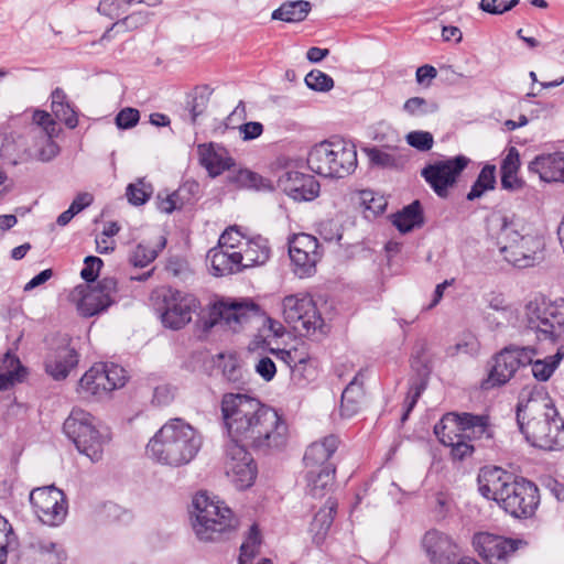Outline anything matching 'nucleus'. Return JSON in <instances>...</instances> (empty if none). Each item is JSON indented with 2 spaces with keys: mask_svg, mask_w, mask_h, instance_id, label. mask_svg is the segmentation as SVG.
Listing matches in <instances>:
<instances>
[{
  "mask_svg": "<svg viewBox=\"0 0 564 564\" xmlns=\"http://www.w3.org/2000/svg\"><path fill=\"white\" fill-rule=\"evenodd\" d=\"M254 370L264 381H271L276 373L274 361L267 356L261 357L257 361L254 365Z\"/></svg>",
  "mask_w": 564,
  "mask_h": 564,
  "instance_id": "60",
  "label": "nucleus"
},
{
  "mask_svg": "<svg viewBox=\"0 0 564 564\" xmlns=\"http://www.w3.org/2000/svg\"><path fill=\"white\" fill-rule=\"evenodd\" d=\"M84 264L80 276L87 282H94L102 267V260L98 257L88 256L85 258Z\"/></svg>",
  "mask_w": 564,
  "mask_h": 564,
  "instance_id": "55",
  "label": "nucleus"
},
{
  "mask_svg": "<svg viewBox=\"0 0 564 564\" xmlns=\"http://www.w3.org/2000/svg\"><path fill=\"white\" fill-rule=\"evenodd\" d=\"M529 171L539 174L544 182H564V155L551 153L538 155L529 163Z\"/></svg>",
  "mask_w": 564,
  "mask_h": 564,
  "instance_id": "25",
  "label": "nucleus"
},
{
  "mask_svg": "<svg viewBox=\"0 0 564 564\" xmlns=\"http://www.w3.org/2000/svg\"><path fill=\"white\" fill-rule=\"evenodd\" d=\"M64 433L77 451L93 463L101 460L110 434L91 413L74 408L63 425Z\"/></svg>",
  "mask_w": 564,
  "mask_h": 564,
  "instance_id": "7",
  "label": "nucleus"
},
{
  "mask_svg": "<svg viewBox=\"0 0 564 564\" xmlns=\"http://www.w3.org/2000/svg\"><path fill=\"white\" fill-rule=\"evenodd\" d=\"M503 259L519 269L534 267L544 259L543 236L522 217L498 213L491 217Z\"/></svg>",
  "mask_w": 564,
  "mask_h": 564,
  "instance_id": "2",
  "label": "nucleus"
},
{
  "mask_svg": "<svg viewBox=\"0 0 564 564\" xmlns=\"http://www.w3.org/2000/svg\"><path fill=\"white\" fill-rule=\"evenodd\" d=\"M199 164L210 177H217L235 166V160L228 150L214 142L197 145Z\"/></svg>",
  "mask_w": 564,
  "mask_h": 564,
  "instance_id": "23",
  "label": "nucleus"
},
{
  "mask_svg": "<svg viewBox=\"0 0 564 564\" xmlns=\"http://www.w3.org/2000/svg\"><path fill=\"white\" fill-rule=\"evenodd\" d=\"M279 187L295 202L313 200L319 194V183L312 175L285 171L278 181Z\"/></svg>",
  "mask_w": 564,
  "mask_h": 564,
  "instance_id": "20",
  "label": "nucleus"
},
{
  "mask_svg": "<svg viewBox=\"0 0 564 564\" xmlns=\"http://www.w3.org/2000/svg\"><path fill=\"white\" fill-rule=\"evenodd\" d=\"M496 184V167L495 165H486L480 171L476 182L467 194L468 200H474L481 197L487 191L494 189Z\"/></svg>",
  "mask_w": 564,
  "mask_h": 564,
  "instance_id": "41",
  "label": "nucleus"
},
{
  "mask_svg": "<svg viewBox=\"0 0 564 564\" xmlns=\"http://www.w3.org/2000/svg\"><path fill=\"white\" fill-rule=\"evenodd\" d=\"M78 364V355L74 348L61 347L47 356L45 360L46 372L55 380L65 379L70 370Z\"/></svg>",
  "mask_w": 564,
  "mask_h": 564,
  "instance_id": "27",
  "label": "nucleus"
},
{
  "mask_svg": "<svg viewBox=\"0 0 564 564\" xmlns=\"http://www.w3.org/2000/svg\"><path fill=\"white\" fill-rule=\"evenodd\" d=\"M165 246V240L158 243V248L151 247L144 242L139 243L130 253L129 261L133 267L144 268L150 264Z\"/></svg>",
  "mask_w": 564,
  "mask_h": 564,
  "instance_id": "43",
  "label": "nucleus"
},
{
  "mask_svg": "<svg viewBox=\"0 0 564 564\" xmlns=\"http://www.w3.org/2000/svg\"><path fill=\"white\" fill-rule=\"evenodd\" d=\"M212 273L216 276H224L242 271L241 256L239 250H231L217 246L207 253Z\"/></svg>",
  "mask_w": 564,
  "mask_h": 564,
  "instance_id": "24",
  "label": "nucleus"
},
{
  "mask_svg": "<svg viewBox=\"0 0 564 564\" xmlns=\"http://www.w3.org/2000/svg\"><path fill=\"white\" fill-rule=\"evenodd\" d=\"M527 545L522 539L505 538L488 532L476 533L473 538L475 551L487 564H508L516 552Z\"/></svg>",
  "mask_w": 564,
  "mask_h": 564,
  "instance_id": "15",
  "label": "nucleus"
},
{
  "mask_svg": "<svg viewBox=\"0 0 564 564\" xmlns=\"http://www.w3.org/2000/svg\"><path fill=\"white\" fill-rule=\"evenodd\" d=\"M128 381L127 371L112 362H98L91 366L78 382V392L97 400L121 389Z\"/></svg>",
  "mask_w": 564,
  "mask_h": 564,
  "instance_id": "10",
  "label": "nucleus"
},
{
  "mask_svg": "<svg viewBox=\"0 0 564 564\" xmlns=\"http://www.w3.org/2000/svg\"><path fill=\"white\" fill-rule=\"evenodd\" d=\"M52 111L54 116L58 120L63 121L68 128L74 129L77 126V115L68 102L61 105L59 107L52 108Z\"/></svg>",
  "mask_w": 564,
  "mask_h": 564,
  "instance_id": "59",
  "label": "nucleus"
},
{
  "mask_svg": "<svg viewBox=\"0 0 564 564\" xmlns=\"http://www.w3.org/2000/svg\"><path fill=\"white\" fill-rule=\"evenodd\" d=\"M202 444L200 433L183 419L175 417L163 424L150 438L147 453L161 465L180 467L196 457Z\"/></svg>",
  "mask_w": 564,
  "mask_h": 564,
  "instance_id": "3",
  "label": "nucleus"
},
{
  "mask_svg": "<svg viewBox=\"0 0 564 564\" xmlns=\"http://www.w3.org/2000/svg\"><path fill=\"white\" fill-rule=\"evenodd\" d=\"M489 307L499 313L508 326L520 330L521 312L511 304L506 303L501 295H496L489 301Z\"/></svg>",
  "mask_w": 564,
  "mask_h": 564,
  "instance_id": "40",
  "label": "nucleus"
},
{
  "mask_svg": "<svg viewBox=\"0 0 564 564\" xmlns=\"http://www.w3.org/2000/svg\"><path fill=\"white\" fill-rule=\"evenodd\" d=\"M564 358V346L558 347L557 351L553 356H549L544 359L532 358L531 371L533 377L539 381H546L550 379L561 360Z\"/></svg>",
  "mask_w": 564,
  "mask_h": 564,
  "instance_id": "39",
  "label": "nucleus"
},
{
  "mask_svg": "<svg viewBox=\"0 0 564 564\" xmlns=\"http://www.w3.org/2000/svg\"><path fill=\"white\" fill-rule=\"evenodd\" d=\"M175 395L174 388L170 384H160L154 388L153 397H152V404L156 406H164L170 404Z\"/></svg>",
  "mask_w": 564,
  "mask_h": 564,
  "instance_id": "57",
  "label": "nucleus"
},
{
  "mask_svg": "<svg viewBox=\"0 0 564 564\" xmlns=\"http://www.w3.org/2000/svg\"><path fill=\"white\" fill-rule=\"evenodd\" d=\"M220 410L230 444L263 452L279 449L286 444L285 421L259 399L243 393H225Z\"/></svg>",
  "mask_w": 564,
  "mask_h": 564,
  "instance_id": "1",
  "label": "nucleus"
},
{
  "mask_svg": "<svg viewBox=\"0 0 564 564\" xmlns=\"http://www.w3.org/2000/svg\"><path fill=\"white\" fill-rule=\"evenodd\" d=\"M469 162L465 155L435 161L427 164L421 175L438 197L446 198Z\"/></svg>",
  "mask_w": 564,
  "mask_h": 564,
  "instance_id": "13",
  "label": "nucleus"
},
{
  "mask_svg": "<svg viewBox=\"0 0 564 564\" xmlns=\"http://www.w3.org/2000/svg\"><path fill=\"white\" fill-rule=\"evenodd\" d=\"M422 546L431 564H452L459 551L449 535L437 530L425 533Z\"/></svg>",
  "mask_w": 564,
  "mask_h": 564,
  "instance_id": "21",
  "label": "nucleus"
},
{
  "mask_svg": "<svg viewBox=\"0 0 564 564\" xmlns=\"http://www.w3.org/2000/svg\"><path fill=\"white\" fill-rule=\"evenodd\" d=\"M519 0H481L480 8L491 14H502L511 10Z\"/></svg>",
  "mask_w": 564,
  "mask_h": 564,
  "instance_id": "54",
  "label": "nucleus"
},
{
  "mask_svg": "<svg viewBox=\"0 0 564 564\" xmlns=\"http://www.w3.org/2000/svg\"><path fill=\"white\" fill-rule=\"evenodd\" d=\"M272 352L293 371L311 360V356L304 346L291 349H273Z\"/></svg>",
  "mask_w": 564,
  "mask_h": 564,
  "instance_id": "42",
  "label": "nucleus"
},
{
  "mask_svg": "<svg viewBox=\"0 0 564 564\" xmlns=\"http://www.w3.org/2000/svg\"><path fill=\"white\" fill-rule=\"evenodd\" d=\"M223 375L228 382L236 386H240L246 382L241 364L234 356H229L225 359L223 365Z\"/></svg>",
  "mask_w": 564,
  "mask_h": 564,
  "instance_id": "50",
  "label": "nucleus"
},
{
  "mask_svg": "<svg viewBox=\"0 0 564 564\" xmlns=\"http://www.w3.org/2000/svg\"><path fill=\"white\" fill-rule=\"evenodd\" d=\"M239 132L243 141L254 140L263 133V126L260 122L250 121L241 124Z\"/></svg>",
  "mask_w": 564,
  "mask_h": 564,
  "instance_id": "61",
  "label": "nucleus"
},
{
  "mask_svg": "<svg viewBox=\"0 0 564 564\" xmlns=\"http://www.w3.org/2000/svg\"><path fill=\"white\" fill-rule=\"evenodd\" d=\"M281 307L284 322L300 336L319 339L329 332L311 295H288L283 297Z\"/></svg>",
  "mask_w": 564,
  "mask_h": 564,
  "instance_id": "9",
  "label": "nucleus"
},
{
  "mask_svg": "<svg viewBox=\"0 0 564 564\" xmlns=\"http://www.w3.org/2000/svg\"><path fill=\"white\" fill-rule=\"evenodd\" d=\"M260 534L256 525H252L249 535L241 544L239 564H248L258 553Z\"/></svg>",
  "mask_w": 564,
  "mask_h": 564,
  "instance_id": "49",
  "label": "nucleus"
},
{
  "mask_svg": "<svg viewBox=\"0 0 564 564\" xmlns=\"http://www.w3.org/2000/svg\"><path fill=\"white\" fill-rule=\"evenodd\" d=\"M312 10V4L305 0L285 1L272 12V20L286 23H299L306 19Z\"/></svg>",
  "mask_w": 564,
  "mask_h": 564,
  "instance_id": "33",
  "label": "nucleus"
},
{
  "mask_svg": "<svg viewBox=\"0 0 564 564\" xmlns=\"http://www.w3.org/2000/svg\"><path fill=\"white\" fill-rule=\"evenodd\" d=\"M112 303L113 300L109 299L108 295L101 294L99 291L93 289L79 300L77 310L82 316L90 317L105 311Z\"/></svg>",
  "mask_w": 564,
  "mask_h": 564,
  "instance_id": "34",
  "label": "nucleus"
},
{
  "mask_svg": "<svg viewBox=\"0 0 564 564\" xmlns=\"http://www.w3.org/2000/svg\"><path fill=\"white\" fill-rule=\"evenodd\" d=\"M225 473L232 485L245 490L251 487L257 478V465L243 445L228 444L226 448Z\"/></svg>",
  "mask_w": 564,
  "mask_h": 564,
  "instance_id": "17",
  "label": "nucleus"
},
{
  "mask_svg": "<svg viewBox=\"0 0 564 564\" xmlns=\"http://www.w3.org/2000/svg\"><path fill=\"white\" fill-rule=\"evenodd\" d=\"M193 507L195 514L193 528L202 541H216L223 533L237 525V519L225 502L207 492L196 494Z\"/></svg>",
  "mask_w": 564,
  "mask_h": 564,
  "instance_id": "8",
  "label": "nucleus"
},
{
  "mask_svg": "<svg viewBox=\"0 0 564 564\" xmlns=\"http://www.w3.org/2000/svg\"><path fill=\"white\" fill-rule=\"evenodd\" d=\"M520 334L538 341L564 340V299L550 300L534 296L525 302L521 311Z\"/></svg>",
  "mask_w": 564,
  "mask_h": 564,
  "instance_id": "5",
  "label": "nucleus"
},
{
  "mask_svg": "<svg viewBox=\"0 0 564 564\" xmlns=\"http://www.w3.org/2000/svg\"><path fill=\"white\" fill-rule=\"evenodd\" d=\"M479 350V341L475 335L468 333L460 336L457 341L445 349L446 357L454 358L462 355L475 356Z\"/></svg>",
  "mask_w": 564,
  "mask_h": 564,
  "instance_id": "44",
  "label": "nucleus"
},
{
  "mask_svg": "<svg viewBox=\"0 0 564 564\" xmlns=\"http://www.w3.org/2000/svg\"><path fill=\"white\" fill-rule=\"evenodd\" d=\"M308 169L319 176L343 178L357 167V150L354 143L333 137L314 144L307 153Z\"/></svg>",
  "mask_w": 564,
  "mask_h": 564,
  "instance_id": "6",
  "label": "nucleus"
},
{
  "mask_svg": "<svg viewBox=\"0 0 564 564\" xmlns=\"http://www.w3.org/2000/svg\"><path fill=\"white\" fill-rule=\"evenodd\" d=\"M463 433L465 437L470 440H489L492 437V432L488 425L487 417L463 413Z\"/></svg>",
  "mask_w": 564,
  "mask_h": 564,
  "instance_id": "36",
  "label": "nucleus"
},
{
  "mask_svg": "<svg viewBox=\"0 0 564 564\" xmlns=\"http://www.w3.org/2000/svg\"><path fill=\"white\" fill-rule=\"evenodd\" d=\"M367 155L372 164L379 166H390L394 163V159L391 154L376 148L368 149Z\"/></svg>",
  "mask_w": 564,
  "mask_h": 564,
  "instance_id": "62",
  "label": "nucleus"
},
{
  "mask_svg": "<svg viewBox=\"0 0 564 564\" xmlns=\"http://www.w3.org/2000/svg\"><path fill=\"white\" fill-rule=\"evenodd\" d=\"M408 144L419 151L425 152L433 148L434 138L431 132L423 130L411 131L405 135Z\"/></svg>",
  "mask_w": 564,
  "mask_h": 564,
  "instance_id": "53",
  "label": "nucleus"
},
{
  "mask_svg": "<svg viewBox=\"0 0 564 564\" xmlns=\"http://www.w3.org/2000/svg\"><path fill=\"white\" fill-rule=\"evenodd\" d=\"M421 224H422V212H421L420 203L417 200L405 206L401 212L397 213L393 216V225L401 232H409L415 226H420Z\"/></svg>",
  "mask_w": 564,
  "mask_h": 564,
  "instance_id": "38",
  "label": "nucleus"
},
{
  "mask_svg": "<svg viewBox=\"0 0 564 564\" xmlns=\"http://www.w3.org/2000/svg\"><path fill=\"white\" fill-rule=\"evenodd\" d=\"M520 165L519 151L514 147L509 148L500 166L501 186L503 189L509 192H519L524 187V181L518 176Z\"/></svg>",
  "mask_w": 564,
  "mask_h": 564,
  "instance_id": "28",
  "label": "nucleus"
},
{
  "mask_svg": "<svg viewBox=\"0 0 564 564\" xmlns=\"http://www.w3.org/2000/svg\"><path fill=\"white\" fill-rule=\"evenodd\" d=\"M324 469H306V491L313 498L324 497L333 487L335 479V466H326Z\"/></svg>",
  "mask_w": 564,
  "mask_h": 564,
  "instance_id": "31",
  "label": "nucleus"
},
{
  "mask_svg": "<svg viewBox=\"0 0 564 564\" xmlns=\"http://www.w3.org/2000/svg\"><path fill=\"white\" fill-rule=\"evenodd\" d=\"M338 447V438L334 435L324 437L312 443L304 455L305 468L324 469L326 466H334L329 458Z\"/></svg>",
  "mask_w": 564,
  "mask_h": 564,
  "instance_id": "26",
  "label": "nucleus"
},
{
  "mask_svg": "<svg viewBox=\"0 0 564 564\" xmlns=\"http://www.w3.org/2000/svg\"><path fill=\"white\" fill-rule=\"evenodd\" d=\"M556 416L552 400L545 395H536L519 402L517 422L527 442L532 446L554 451L564 448V432L550 434V422Z\"/></svg>",
  "mask_w": 564,
  "mask_h": 564,
  "instance_id": "4",
  "label": "nucleus"
},
{
  "mask_svg": "<svg viewBox=\"0 0 564 564\" xmlns=\"http://www.w3.org/2000/svg\"><path fill=\"white\" fill-rule=\"evenodd\" d=\"M153 193L151 184L145 183L143 180H138L127 186L126 196L130 204L140 206L145 204Z\"/></svg>",
  "mask_w": 564,
  "mask_h": 564,
  "instance_id": "47",
  "label": "nucleus"
},
{
  "mask_svg": "<svg viewBox=\"0 0 564 564\" xmlns=\"http://www.w3.org/2000/svg\"><path fill=\"white\" fill-rule=\"evenodd\" d=\"M538 355L533 346L509 345L495 355L488 378L482 383L485 389L500 387L509 382L519 368L532 362Z\"/></svg>",
  "mask_w": 564,
  "mask_h": 564,
  "instance_id": "11",
  "label": "nucleus"
},
{
  "mask_svg": "<svg viewBox=\"0 0 564 564\" xmlns=\"http://www.w3.org/2000/svg\"><path fill=\"white\" fill-rule=\"evenodd\" d=\"M33 121L42 127L47 138L52 139L57 134L56 124L52 116L44 110H35L33 113Z\"/></svg>",
  "mask_w": 564,
  "mask_h": 564,
  "instance_id": "56",
  "label": "nucleus"
},
{
  "mask_svg": "<svg viewBox=\"0 0 564 564\" xmlns=\"http://www.w3.org/2000/svg\"><path fill=\"white\" fill-rule=\"evenodd\" d=\"M336 507L337 505L335 501L328 500L315 514L311 524V531L314 534V541L316 543H321L324 540L327 531L332 527Z\"/></svg>",
  "mask_w": 564,
  "mask_h": 564,
  "instance_id": "35",
  "label": "nucleus"
},
{
  "mask_svg": "<svg viewBox=\"0 0 564 564\" xmlns=\"http://www.w3.org/2000/svg\"><path fill=\"white\" fill-rule=\"evenodd\" d=\"M207 98L204 95L195 96L189 104V120L191 123L195 124L197 118L207 108Z\"/></svg>",
  "mask_w": 564,
  "mask_h": 564,
  "instance_id": "64",
  "label": "nucleus"
},
{
  "mask_svg": "<svg viewBox=\"0 0 564 564\" xmlns=\"http://www.w3.org/2000/svg\"><path fill=\"white\" fill-rule=\"evenodd\" d=\"M538 505V487L524 478H514L499 506L514 518H529Z\"/></svg>",
  "mask_w": 564,
  "mask_h": 564,
  "instance_id": "16",
  "label": "nucleus"
},
{
  "mask_svg": "<svg viewBox=\"0 0 564 564\" xmlns=\"http://www.w3.org/2000/svg\"><path fill=\"white\" fill-rule=\"evenodd\" d=\"M241 267L243 269L264 264L270 258V247L268 240L257 236L247 238L240 248Z\"/></svg>",
  "mask_w": 564,
  "mask_h": 564,
  "instance_id": "29",
  "label": "nucleus"
},
{
  "mask_svg": "<svg viewBox=\"0 0 564 564\" xmlns=\"http://www.w3.org/2000/svg\"><path fill=\"white\" fill-rule=\"evenodd\" d=\"M29 500L35 517L48 527L61 525L67 516V500L64 492L55 486L39 487L31 490Z\"/></svg>",
  "mask_w": 564,
  "mask_h": 564,
  "instance_id": "12",
  "label": "nucleus"
},
{
  "mask_svg": "<svg viewBox=\"0 0 564 564\" xmlns=\"http://www.w3.org/2000/svg\"><path fill=\"white\" fill-rule=\"evenodd\" d=\"M3 364L7 372L0 373V391L7 390L14 382H20L25 375V369L21 366L19 359L9 354L6 356Z\"/></svg>",
  "mask_w": 564,
  "mask_h": 564,
  "instance_id": "45",
  "label": "nucleus"
},
{
  "mask_svg": "<svg viewBox=\"0 0 564 564\" xmlns=\"http://www.w3.org/2000/svg\"><path fill=\"white\" fill-rule=\"evenodd\" d=\"M305 84L316 91H328L334 87L333 78L318 69H313L305 76Z\"/></svg>",
  "mask_w": 564,
  "mask_h": 564,
  "instance_id": "51",
  "label": "nucleus"
},
{
  "mask_svg": "<svg viewBox=\"0 0 564 564\" xmlns=\"http://www.w3.org/2000/svg\"><path fill=\"white\" fill-rule=\"evenodd\" d=\"M514 478L499 467H485L478 475V490L488 500L500 505Z\"/></svg>",
  "mask_w": 564,
  "mask_h": 564,
  "instance_id": "22",
  "label": "nucleus"
},
{
  "mask_svg": "<svg viewBox=\"0 0 564 564\" xmlns=\"http://www.w3.org/2000/svg\"><path fill=\"white\" fill-rule=\"evenodd\" d=\"M139 111L134 108L127 107L116 116V124L120 129H130L139 122Z\"/></svg>",
  "mask_w": 564,
  "mask_h": 564,
  "instance_id": "58",
  "label": "nucleus"
},
{
  "mask_svg": "<svg viewBox=\"0 0 564 564\" xmlns=\"http://www.w3.org/2000/svg\"><path fill=\"white\" fill-rule=\"evenodd\" d=\"M467 440V437H462L448 446L452 447L453 457L464 459L473 453L474 446L470 445Z\"/></svg>",
  "mask_w": 564,
  "mask_h": 564,
  "instance_id": "63",
  "label": "nucleus"
},
{
  "mask_svg": "<svg viewBox=\"0 0 564 564\" xmlns=\"http://www.w3.org/2000/svg\"><path fill=\"white\" fill-rule=\"evenodd\" d=\"M362 373L358 372L343 391L340 401V416L350 419L361 409L364 398Z\"/></svg>",
  "mask_w": 564,
  "mask_h": 564,
  "instance_id": "30",
  "label": "nucleus"
},
{
  "mask_svg": "<svg viewBox=\"0 0 564 564\" xmlns=\"http://www.w3.org/2000/svg\"><path fill=\"white\" fill-rule=\"evenodd\" d=\"M462 414L447 413L440 423L434 426V433L445 446H449L457 440L465 437L463 433Z\"/></svg>",
  "mask_w": 564,
  "mask_h": 564,
  "instance_id": "32",
  "label": "nucleus"
},
{
  "mask_svg": "<svg viewBox=\"0 0 564 564\" xmlns=\"http://www.w3.org/2000/svg\"><path fill=\"white\" fill-rule=\"evenodd\" d=\"M359 204L365 212H369L372 216L383 213L387 200L382 195L376 194L370 189L359 192Z\"/></svg>",
  "mask_w": 564,
  "mask_h": 564,
  "instance_id": "48",
  "label": "nucleus"
},
{
  "mask_svg": "<svg viewBox=\"0 0 564 564\" xmlns=\"http://www.w3.org/2000/svg\"><path fill=\"white\" fill-rule=\"evenodd\" d=\"M257 312L258 306L249 301H223L214 306V324H221L232 332H238Z\"/></svg>",
  "mask_w": 564,
  "mask_h": 564,
  "instance_id": "19",
  "label": "nucleus"
},
{
  "mask_svg": "<svg viewBox=\"0 0 564 564\" xmlns=\"http://www.w3.org/2000/svg\"><path fill=\"white\" fill-rule=\"evenodd\" d=\"M161 312L162 324L171 329H181L192 321V315L198 308L195 296L173 289H162Z\"/></svg>",
  "mask_w": 564,
  "mask_h": 564,
  "instance_id": "14",
  "label": "nucleus"
},
{
  "mask_svg": "<svg viewBox=\"0 0 564 564\" xmlns=\"http://www.w3.org/2000/svg\"><path fill=\"white\" fill-rule=\"evenodd\" d=\"M289 254L300 278L313 275L322 257L317 239L308 234H297L290 240Z\"/></svg>",
  "mask_w": 564,
  "mask_h": 564,
  "instance_id": "18",
  "label": "nucleus"
},
{
  "mask_svg": "<svg viewBox=\"0 0 564 564\" xmlns=\"http://www.w3.org/2000/svg\"><path fill=\"white\" fill-rule=\"evenodd\" d=\"M247 237L239 230L237 226L227 228L218 240V246L231 250H240Z\"/></svg>",
  "mask_w": 564,
  "mask_h": 564,
  "instance_id": "52",
  "label": "nucleus"
},
{
  "mask_svg": "<svg viewBox=\"0 0 564 564\" xmlns=\"http://www.w3.org/2000/svg\"><path fill=\"white\" fill-rule=\"evenodd\" d=\"M402 110L406 116L419 119L436 113L440 105L435 99L416 96L406 99Z\"/></svg>",
  "mask_w": 564,
  "mask_h": 564,
  "instance_id": "37",
  "label": "nucleus"
},
{
  "mask_svg": "<svg viewBox=\"0 0 564 564\" xmlns=\"http://www.w3.org/2000/svg\"><path fill=\"white\" fill-rule=\"evenodd\" d=\"M235 181L240 187L245 188L257 191L272 188L269 180L250 170H240L235 176Z\"/></svg>",
  "mask_w": 564,
  "mask_h": 564,
  "instance_id": "46",
  "label": "nucleus"
}]
</instances>
